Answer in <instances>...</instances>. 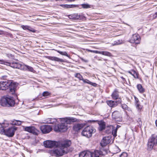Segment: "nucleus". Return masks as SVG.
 <instances>
[{"label": "nucleus", "mask_w": 157, "mask_h": 157, "mask_svg": "<svg viewBox=\"0 0 157 157\" xmlns=\"http://www.w3.org/2000/svg\"><path fill=\"white\" fill-rule=\"evenodd\" d=\"M71 144V142L69 140L58 142L51 140H46L44 142V146L46 147H56L51 150L50 153L51 155L56 157L62 156L68 152V147L70 146Z\"/></svg>", "instance_id": "1"}, {"label": "nucleus", "mask_w": 157, "mask_h": 157, "mask_svg": "<svg viewBox=\"0 0 157 157\" xmlns=\"http://www.w3.org/2000/svg\"><path fill=\"white\" fill-rule=\"evenodd\" d=\"M77 121L76 118L73 117H67L61 119V123L56 126L55 130L57 132H64L68 128L67 124H70Z\"/></svg>", "instance_id": "2"}, {"label": "nucleus", "mask_w": 157, "mask_h": 157, "mask_svg": "<svg viewBox=\"0 0 157 157\" xmlns=\"http://www.w3.org/2000/svg\"><path fill=\"white\" fill-rule=\"evenodd\" d=\"M16 88V83L10 80H6L0 82V90H6L9 88L10 92L12 94L15 93Z\"/></svg>", "instance_id": "3"}, {"label": "nucleus", "mask_w": 157, "mask_h": 157, "mask_svg": "<svg viewBox=\"0 0 157 157\" xmlns=\"http://www.w3.org/2000/svg\"><path fill=\"white\" fill-rule=\"evenodd\" d=\"M0 103L2 106H13L15 104L14 100L9 96H4L1 98Z\"/></svg>", "instance_id": "4"}, {"label": "nucleus", "mask_w": 157, "mask_h": 157, "mask_svg": "<svg viewBox=\"0 0 157 157\" xmlns=\"http://www.w3.org/2000/svg\"><path fill=\"white\" fill-rule=\"evenodd\" d=\"M95 129L91 126H88L84 128L82 132V135L87 137H91L95 132Z\"/></svg>", "instance_id": "5"}, {"label": "nucleus", "mask_w": 157, "mask_h": 157, "mask_svg": "<svg viewBox=\"0 0 157 157\" xmlns=\"http://www.w3.org/2000/svg\"><path fill=\"white\" fill-rule=\"evenodd\" d=\"M157 144V136L153 135L149 139L147 143V149L151 150Z\"/></svg>", "instance_id": "6"}, {"label": "nucleus", "mask_w": 157, "mask_h": 157, "mask_svg": "<svg viewBox=\"0 0 157 157\" xmlns=\"http://www.w3.org/2000/svg\"><path fill=\"white\" fill-rule=\"evenodd\" d=\"M0 63L4 64L6 65L10 66L11 67L14 68H20V64L18 63L14 62L13 63H10L7 62L5 61L4 60H0Z\"/></svg>", "instance_id": "7"}, {"label": "nucleus", "mask_w": 157, "mask_h": 157, "mask_svg": "<svg viewBox=\"0 0 157 157\" xmlns=\"http://www.w3.org/2000/svg\"><path fill=\"white\" fill-rule=\"evenodd\" d=\"M17 129V127H13L6 129L5 135L8 137H12Z\"/></svg>", "instance_id": "8"}, {"label": "nucleus", "mask_w": 157, "mask_h": 157, "mask_svg": "<svg viewBox=\"0 0 157 157\" xmlns=\"http://www.w3.org/2000/svg\"><path fill=\"white\" fill-rule=\"evenodd\" d=\"M140 36L137 34L133 35L132 37L130 40V42L131 43H135L139 44L140 43Z\"/></svg>", "instance_id": "9"}, {"label": "nucleus", "mask_w": 157, "mask_h": 157, "mask_svg": "<svg viewBox=\"0 0 157 157\" xmlns=\"http://www.w3.org/2000/svg\"><path fill=\"white\" fill-rule=\"evenodd\" d=\"M40 129L43 133L46 134L52 130V128L50 126L44 125L40 127Z\"/></svg>", "instance_id": "10"}, {"label": "nucleus", "mask_w": 157, "mask_h": 157, "mask_svg": "<svg viewBox=\"0 0 157 157\" xmlns=\"http://www.w3.org/2000/svg\"><path fill=\"white\" fill-rule=\"evenodd\" d=\"M79 157H93L92 153L89 151H84L79 154Z\"/></svg>", "instance_id": "11"}, {"label": "nucleus", "mask_w": 157, "mask_h": 157, "mask_svg": "<svg viewBox=\"0 0 157 157\" xmlns=\"http://www.w3.org/2000/svg\"><path fill=\"white\" fill-rule=\"evenodd\" d=\"M110 141V137H105L101 143V145L103 147L109 143Z\"/></svg>", "instance_id": "12"}, {"label": "nucleus", "mask_w": 157, "mask_h": 157, "mask_svg": "<svg viewBox=\"0 0 157 157\" xmlns=\"http://www.w3.org/2000/svg\"><path fill=\"white\" fill-rule=\"evenodd\" d=\"M112 97L113 99H118V103L121 102V100L119 98V92L117 90H115L112 94Z\"/></svg>", "instance_id": "13"}, {"label": "nucleus", "mask_w": 157, "mask_h": 157, "mask_svg": "<svg viewBox=\"0 0 157 157\" xmlns=\"http://www.w3.org/2000/svg\"><path fill=\"white\" fill-rule=\"evenodd\" d=\"M25 131L32 133L33 134H36V129L34 127H26L25 128Z\"/></svg>", "instance_id": "14"}, {"label": "nucleus", "mask_w": 157, "mask_h": 157, "mask_svg": "<svg viewBox=\"0 0 157 157\" xmlns=\"http://www.w3.org/2000/svg\"><path fill=\"white\" fill-rule=\"evenodd\" d=\"M107 104L110 107H114L116 106L118 103V101H106Z\"/></svg>", "instance_id": "15"}, {"label": "nucleus", "mask_w": 157, "mask_h": 157, "mask_svg": "<svg viewBox=\"0 0 157 157\" xmlns=\"http://www.w3.org/2000/svg\"><path fill=\"white\" fill-rule=\"evenodd\" d=\"M98 124L99 125V130L100 131H101L105 128V123L103 121H98Z\"/></svg>", "instance_id": "16"}, {"label": "nucleus", "mask_w": 157, "mask_h": 157, "mask_svg": "<svg viewBox=\"0 0 157 157\" xmlns=\"http://www.w3.org/2000/svg\"><path fill=\"white\" fill-rule=\"evenodd\" d=\"M21 27L24 30H28L33 33H35L36 32V30L34 29L28 25H22Z\"/></svg>", "instance_id": "17"}, {"label": "nucleus", "mask_w": 157, "mask_h": 157, "mask_svg": "<svg viewBox=\"0 0 157 157\" xmlns=\"http://www.w3.org/2000/svg\"><path fill=\"white\" fill-rule=\"evenodd\" d=\"M48 59L51 60L55 61H58L60 62H63V59L59 58L55 56H48Z\"/></svg>", "instance_id": "18"}, {"label": "nucleus", "mask_w": 157, "mask_h": 157, "mask_svg": "<svg viewBox=\"0 0 157 157\" xmlns=\"http://www.w3.org/2000/svg\"><path fill=\"white\" fill-rule=\"evenodd\" d=\"M69 17L70 19L75 20L79 19L80 17V15L77 13H75L70 15Z\"/></svg>", "instance_id": "19"}, {"label": "nucleus", "mask_w": 157, "mask_h": 157, "mask_svg": "<svg viewBox=\"0 0 157 157\" xmlns=\"http://www.w3.org/2000/svg\"><path fill=\"white\" fill-rule=\"evenodd\" d=\"M82 125L80 124H75L73 127V129L75 131H78L81 129L82 128Z\"/></svg>", "instance_id": "20"}, {"label": "nucleus", "mask_w": 157, "mask_h": 157, "mask_svg": "<svg viewBox=\"0 0 157 157\" xmlns=\"http://www.w3.org/2000/svg\"><path fill=\"white\" fill-rule=\"evenodd\" d=\"M102 154L101 151L99 150H96L94 153H92L93 157H99V156Z\"/></svg>", "instance_id": "21"}, {"label": "nucleus", "mask_w": 157, "mask_h": 157, "mask_svg": "<svg viewBox=\"0 0 157 157\" xmlns=\"http://www.w3.org/2000/svg\"><path fill=\"white\" fill-rule=\"evenodd\" d=\"M137 87L140 92L142 93L144 91V89L143 88L141 84H138L137 86Z\"/></svg>", "instance_id": "22"}, {"label": "nucleus", "mask_w": 157, "mask_h": 157, "mask_svg": "<svg viewBox=\"0 0 157 157\" xmlns=\"http://www.w3.org/2000/svg\"><path fill=\"white\" fill-rule=\"evenodd\" d=\"M128 73L132 75L135 78H138L137 73L134 70H132L131 71H129Z\"/></svg>", "instance_id": "23"}, {"label": "nucleus", "mask_w": 157, "mask_h": 157, "mask_svg": "<svg viewBox=\"0 0 157 157\" xmlns=\"http://www.w3.org/2000/svg\"><path fill=\"white\" fill-rule=\"evenodd\" d=\"M82 81L84 83H86L89 84H90L94 86H95L96 84L95 83H93L92 82H90L89 80L86 79H82Z\"/></svg>", "instance_id": "24"}, {"label": "nucleus", "mask_w": 157, "mask_h": 157, "mask_svg": "<svg viewBox=\"0 0 157 157\" xmlns=\"http://www.w3.org/2000/svg\"><path fill=\"white\" fill-rule=\"evenodd\" d=\"M101 54L108 56H112V55L110 53L107 51H101Z\"/></svg>", "instance_id": "25"}, {"label": "nucleus", "mask_w": 157, "mask_h": 157, "mask_svg": "<svg viewBox=\"0 0 157 157\" xmlns=\"http://www.w3.org/2000/svg\"><path fill=\"white\" fill-rule=\"evenodd\" d=\"M119 112L117 111H114L112 113V117L114 118H116L117 117L119 116Z\"/></svg>", "instance_id": "26"}, {"label": "nucleus", "mask_w": 157, "mask_h": 157, "mask_svg": "<svg viewBox=\"0 0 157 157\" xmlns=\"http://www.w3.org/2000/svg\"><path fill=\"white\" fill-rule=\"evenodd\" d=\"M60 6L63 7H75L77 5H60Z\"/></svg>", "instance_id": "27"}, {"label": "nucleus", "mask_w": 157, "mask_h": 157, "mask_svg": "<svg viewBox=\"0 0 157 157\" xmlns=\"http://www.w3.org/2000/svg\"><path fill=\"white\" fill-rule=\"evenodd\" d=\"M81 5L84 9H88L91 7V5L88 4H83Z\"/></svg>", "instance_id": "28"}, {"label": "nucleus", "mask_w": 157, "mask_h": 157, "mask_svg": "<svg viewBox=\"0 0 157 157\" xmlns=\"http://www.w3.org/2000/svg\"><path fill=\"white\" fill-rule=\"evenodd\" d=\"M22 123V122L20 121L15 120L13 122V124L16 125H19L21 124Z\"/></svg>", "instance_id": "29"}, {"label": "nucleus", "mask_w": 157, "mask_h": 157, "mask_svg": "<svg viewBox=\"0 0 157 157\" xmlns=\"http://www.w3.org/2000/svg\"><path fill=\"white\" fill-rule=\"evenodd\" d=\"M20 68L24 71H27V65L24 64H20Z\"/></svg>", "instance_id": "30"}, {"label": "nucleus", "mask_w": 157, "mask_h": 157, "mask_svg": "<svg viewBox=\"0 0 157 157\" xmlns=\"http://www.w3.org/2000/svg\"><path fill=\"white\" fill-rule=\"evenodd\" d=\"M122 41L121 40H118L117 41H115L114 43L112 44L113 46L121 44L122 43Z\"/></svg>", "instance_id": "31"}, {"label": "nucleus", "mask_w": 157, "mask_h": 157, "mask_svg": "<svg viewBox=\"0 0 157 157\" xmlns=\"http://www.w3.org/2000/svg\"><path fill=\"white\" fill-rule=\"evenodd\" d=\"M6 130H5L3 126L0 128V133L5 135Z\"/></svg>", "instance_id": "32"}, {"label": "nucleus", "mask_w": 157, "mask_h": 157, "mask_svg": "<svg viewBox=\"0 0 157 157\" xmlns=\"http://www.w3.org/2000/svg\"><path fill=\"white\" fill-rule=\"evenodd\" d=\"M75 77L78 78L79 80H82V79H84L82 76L79 73L75 75Z\"/></svg>", "instance_id": "33"}, {"label": "nucleus", "mask_w": 157, "mask_h": 157, "mask_svg": "<svg viewBox=\"0 0 157 157\" xmlns=\"http://www.w3.org/2000/svg\"><path fill=\"white\" fill-rule=\"evenodd\" d=\"M57 52L59 53L60 54L62 55L66 56H68L67 53L66 52H61V51H57Z\"/></svg>", "instance_id": "34"}, {"label": "nucleus", "mask_w": 157, "mask_h": 157, "mask_svg": "<svg viewBox=\"0 0 157 157\" xmlns=\"http://www.w3.org/2000/svg\"><path fill=\"white\" fill-rule=\"evenodd\" d=\"M117 128L113 129L112 131V134L114 137H116L117 136Z\"/></svg>", "instance_id": "35"}, {"label": "nucleus", "mask_w": 157, "mask_h": 157, "mask_svg": "<svg viewBox=\"0 0 157 157\" xmlns=\"http://www.w3.org/2000/svg\"><path fill=\"white\" fill-rule=\"evenodd\" d=\"M27 70L31 72H33L34 70L32 67L28 65H27Z\"/></svg>", "instance_id": "36"}, {"label": "nucleus", "mask_w": 157, "mask_h": 157, "mask_svg": "<svg viewBox=\"0 0 157 157\" xmlns=\"http://www.w3.org/2000/svg\"><path fill=\"white\" fill-rule=\"evenodd\" d=\"M52 119L48 118L47 119V121H45V123H47L49 124H52L53 123V122L52 121Z\"/></svg>", "instance_id": "37"}, {"label": "nucleus", "mask_w": 157, "mask_h": 157, "mask_svg": "<svg viewBox=\"0 0 157 157\" xmlns=\"http://www.w3.org/2000/svg\"><path fill=\"white\" fill-rule=\"evenodd\" d=\"M128 154L127 153L125 152H123L120 155V157H127Z\"/></svg>", "instance_id": "38"}, {"label": "nucleus", "mask_w": 157, "mask_h": 157, "mask_svg": "<svg viewBox=\"0 0 157 157\" xmlns=\"http://www.w3.org/2000/svg\"><path fill=\"white\" fill-rule=\"evenodd\" d=\"M136 108L138 109V110H140L142 108L141 106L138 103H137L136 104Z\"/></svg>", "instance_id": "39"}, {"label": "nucleus", "mask_w": 157, "mask_h": 157, "mask_svg": "<svg viewBox=\"0 0 157 157\" xmlns=\"http://www.w3.org/2000/svg\"><path fill=\"white\" fill-rule=\"evenodd\" d=\"M50 93L47 91L44 92L42 94V95L43 96H47L49 95Z\"/></svg>", "instance_id": "40"}, {"label": "nucleus", "mask_w": 157, "mask_h": 157, "mask_svg": "<svg viewBox=\"0 0 157 157\" xmlns=\"http://www.w3.org/2000/svg\"><path fill=\"white\" fill-rule=\"evenodd\" d=\"M122 108L124 109H127L128 107L127 105L125 104H123L122 105Z\"/></svg>", "instance_id": "41"}, {"label": "nucleus", "mask_w": 157, "mask_h": 157, "mask_svg": "<svg viewBox=\"0 0 157 157\" xmlns=\"http://www.w3.org/2000/svg\"><path fill=\"white\" fill-rule=\"evenodd\" d=\"M157 9V8H156ZM153 18L155 19L157 17V11L155 13V14L152 15Z\"/></svg>", "instance_id": "42"}, {"label": "nucleus", "mask_w": 157, "mask_h": 157, "mask_svg": "<svg viewBox=\"0 0 157 157\" xmlns=\"http://www.w3.org/2000/svg\"><path fill=\"white\" fill-rule=\"evenodd\" d=\"M93 53H96V54H101V51H98L94 50L93 52Z\"/></svg>", "instance_id": "43"}, {"label": "nucleus", "mask_w": 157, "mask_h": 157, "mask_svg": "<svg viewBox=\"0 0 157 157\" xmlns=\"http://www.w3.org/2000/svg\"><path fill=\"white\" fill-rule=\"evenodd\" d=\"M80 59L82 61L85 62H88L87 60L85 59L82 58H80Z\"/></svg>", "instance_id": "44"}, {"label": "nucleus", "mask_w": 157, "mask_h": 157, "mask_svg": "<svg viewBox=\"0 0 157 157\" xmlns=\"http://www.w3.org/2000/svg\"><path fill=\"white\" fill-rule=\"evenodd\" d=\"M135 101H136V104L137 103H138V98H136V97H135Z\"/></svg>", "instance_id": "45"}, {"label": "nucleus", "mask_w": 157, "mask_h": 157, "mask_svg": "<svg viewBox=\"0 0 157 157\" xmlns=\"http://www.w3.org/2000/svg\"><path fill=\"white\" fill-rule=\"evenodd\" d=\"M88 51L91 52H93L94 50H88Z\"/></svg>", "instance_id": "46"}, {"label": "nucleus", "mask_w": 157, "mask_h": 157, "mask_svg": "<svg viewBox=\"0 0 157 157\" xmlns=\"http://www.w3.org/2000/svg\"><path fill=\"white\" fill-rule=\"evenodd\" d=\"M112 126H108V127H107V128H108V130H109V129L110 128V127H112Z\"/></svg>", "instance_id": "47"}, {"label": "nucleus", "mask_w": 157, "mask_h": 157, "mask_svg": "<svg viewBox=\"0 0 157 157\" xmlns=\"http://www.w3.org/2000/svg\"><path fill=\"white\" fill-rule=\"evenodd\" d=\"M69 1L72 2L74 1L75 0H68Z\"/></svg>", "instance_id": "48"}, {"label": "nucleus", "mask_w": 157, "mask_h": 157, "mask_svg": "<svg viewBox=\"0 0 157 157\" xmlns=\"http://www.w3.org/2000/svg\"><path fill=\"white\" fill-rule=\"evenodd\" d=\"M155 123L156 126L157 127V120H156Z\"/></svg>", "instance_id": "49"}, {"label": "nucleus", "mask_w": 157, "mask_h": 157, "mask_svg": "<svg viewBox=\"0 0 157 157\" xmlns=\"http://www.w3.org/2000/svg\"><path fill=\"white\" fill-rule=\"evenodd\" d=\"M119 127H120L119 125H117V126L116 128H117V129Z\"/></svg>", "instance_id": "50"}, {"label": "nucleus", "mask_w": 157, "mask_h": 157, "mask_svg": "<svg viewBox=\"0 0 157 157\" xmlns=\"http://www.w3.org/2000/svg\"><path fill=\"white\" fill-rule=\"evenodd\" d=\"M1 32H2V31H1L0 30V34H1Z\"/></svg>", "instance_id": "51"}, {"label": "nucleus", "mask_w": 157, "mask_h": 157, "mask_svg": "<svg viewBox=\"0 0 157 157\" xmlns=\"http://www.w3.org/2000/svg\"><path fill=\"white\" fill-rule=\"evenodd\" d=\"M93 121L94 122H95V121L94 120V121Z\"/></svg>", "instance_id": "52"}]
</instances>
